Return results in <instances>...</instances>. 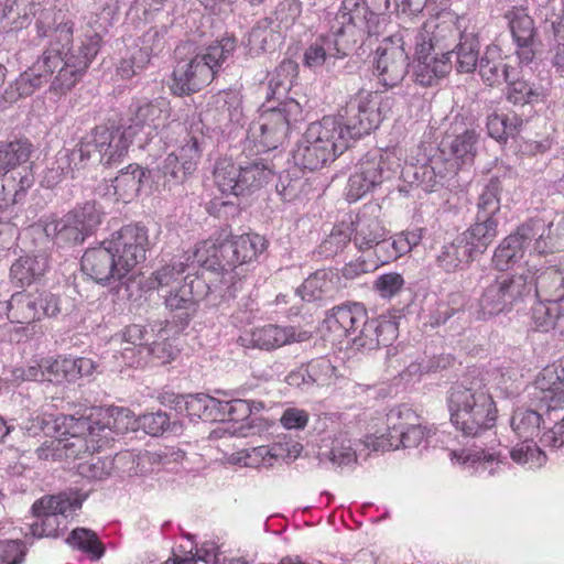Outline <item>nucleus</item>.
<instances>
[{"label": "nucleus", "instance_id": "obj_1", "mask_svg": "<svg viewBox=\"0 0 564 564\" xmlns=\"http://www.w3.org/2000/svg\"><path fill=\"white\" fill-rule=\"evenodd\" d=\"M39 37H48V46L33 65L21 73L15 82L6 89V100L12 102L21 97L31 96L48 82L57 69L50 89L55 95H65L82 78L99 52L101 36L93 31L85 34L78 47L70 48L73 42V23L59 22L52 26L48 15L35 23Z\"/></svg>", "mask_w": 564, "mask_h": 564}, {"label": "nucleus", "instance_id": "obj_2", "mask_svg": "<svg viewBox=\"0 0 564 564\" xmlns=\"http://www.w3.org/2000/svg\"><path fill=\"white\" fill-rule=\"evenodd\" d=\"M382 19L369 14L362 0H343L329 21V33L319 36L304 52L303 65L314 72H332L357 42L382 29Z\"/></svg>", "mask_w": 564, "mask_h": 564}, {"label": "nucleus", "instance_id": "obj_3", "mask_svg": "<svg viewBox=\"0 0 564 564\" xmlns=\"http://www.w3.org/2000/svg\"><path fill=\"white\" fill-rule=\"evenodd\" d=\"M449 419L464 436L477 437L495 426L496 403L480 372L471 371L447 393Z\"/></svg>", "mask_w": 564, "mask_h": 564}, {"label": "nucleus", "instance_id": "obj_4", "mask_svg": "<svg viewBox=\"0 0 564 564\" xmlns=\"http://www.w3.org/2000/svg\"><path fill=\"white\" fill-rule=\"evenodd\" d=\"M235 50L236 41L231 37H223L199 53H195L192 42L180 44L175 48L177 63L170 85L172 94L185 96L200 90L214 79Z\"/></svg>", "mask_w": 564, "mask_h": 564}, {"label": "nucleus", "instance_id": "obj_5", "mask_svg": "<svg viewBox=\"0 0 564 564\" xmlns=\"http://www.w3.org/2000/svg\"><path fill=\"white\" fill-rule=\"evenodd\" d=\"M328 330L337 337H350L352 347L359 351H371L389 346L398 337L395 317L368 318L360 303H348L333 307L324 319Z\"/></svg>", "mask_w": 564, "mask_h": 564}, {"label": "nucleus", "instance_id": "obj_6", "mask_svg": "<svg viewBox=\"0 0 564 564\" xmlns=\"http://www.w3.org/2000/svg\"><path fill=\"white\" fill-rule=\"evenodd\" d=\"M34 145L26 138L0 141V212L24 202L34 185V175L29 162Z\"/></svg>", "mask_w": 564, "mask_h": 564}, {"label": "nucleus", "instance_id": "obj_7", "mask_svg": "<svg viewBox=\"0 0 564 564\" xmlns=\"http://www.w3.org/2000/svg\"><path fill=\"white\" fill-rule=\"evenodd\" d=\"M348 148V138L333 117L312 122L292 152L294 163L310 171L334 161Z\"/></svg>", "mask_w": 564, "mask_h": 564}, {"label": "nucleus", "instance_id": "obj_8", "mask_svg": "<svg viewBox=\"0 0 564 564\" xmlns=\"http://www.w3.org/2000/svg\"><path fill=\"white\" fill-rule=\"evenodd\" d=\"M303 120L301 104L294 98L281 100L278 107L263 110L246 134L245 147L258 154L276 149L285 140L293 123Z\"/></svg>", "mask_w": 564, "mask_h": 564}, {"label": "nucleus", "instance_id": "obj_9", "mask_svg": "<svg viewBox=\"0 0 564 564\" xmlns=\"http://www.w3.org/2000/svg\"><path fill=\"white\" fill-rule=\"evenodd\" d=\"M395 99L392 96H382L377 91L360 89L352 96L334 117L343 128V133L350 140L359 139L377 129L383 119L391 112Z\"/></svg>", "mask_w": 564, "mask_h": 564}, {"label": "nucleus", "instance_id": "obj_10", "mask_svg": "<svg viewBox=\"0 0 564 564\" xmlns=\"http://www.w3.org/2000/svg\"><path fill=\"white\" fill-rule=\"evenodd\" d=\"M551 227L553 223H546L542 218H531L520 225L495 249V268L505 271L520 261L528 251L539 254L553 252L555 243L552 241Z\"/></svg>", "mask_w": 564, "mask_h": 564}, {"label": "nucleus", "instance_id": "obj_11", "mask_svg": "<svg viewBox=\"0 0 564 564\" xmlns=\"http://www.w3.org/2000/svg\"><path fill=\"white\" fill-rule=\"evenodd\" d=\"M273 165L263 158H257L240 165L221 160L217 162L214 170L215 183L219 191L235 196L248 195L261 189L273 180Z\"/></svg>", "mask_w": 564, "mask_h": 564}, {"label": "nucleus", "instance_id": "obj_12", "mask_svg": "<svg viewBox=\"0 0 564 564\" xmlns=\"http://www.w3.org/2000/svg\"><path fill=\"white\" fill-rule=\"evenodd\" d=\"M102 217L104 212L96 202H86L59 218L48 219L44 232L59 247L76 246L97 229Z\"/></svg>", "mask_w": 564, "mask_h": 564}, {"label": "nucleus", "instance_id": "obj_13", "mask_svg": "<svg viewBox=\"0 0 564 564\" xmlns=\"http://www.w3.org/2000/svg\"><path fill=\"white\" fill-rule=\"evenodd\" d=\"M529 273L503 274L484 288L479 297V314L491 317L511 311L532 295Z\"/></svg>", "mask_w": 564, "mask_h": 564}, {"label": "nucleus", "instance_id": "obj_14", "mask_svg": "<svg viewBox=\"0 0 564 564\" xmlns=\"http://www.w3.org/2000/svg\"><path fill=\"white\" fill-rule=\"evenodd\" d=\"M84 498L75 492H61L55 496L43 497L32 506L34 522L29 524V533L33 538H56L66 527L68 513L82 507Z\"/></svg>", "mask_w": 564, "mask_h": 564}, {"label": "nucleus", "instance_id": "obj_15", "mask_svg": "<svg viewBox=\"0 0 564 564\" xmlns=\"http://www.w3.org/2000/svg\"><path fill=\"white\" fill-rule=\"evenodd\" d=\"M408 28H401L384 37L376 50L375 69L379 82L386 87L400 84L409 68V47L413 44Z\"/></svg>", "mask_w": 564, "mask_h": 564}, {"label": "nucleus", "instance_id": "obj_16", "mask_svg": "<svg viewBox=\"0 0 564 564\" xmlns=\"http://www.w3.org/2000/svg\"><path fill=\"white\" fill-rule=\"evenodd\" d=\"M63 424L67 436L56 443L63 449L64 459H76L83 454L93 453L109 443L110 431L90 416H65Z\"/></svg>", "mask_w": 564, "mask_h": 564}, {"label": "nucleus", "instance_id": "obj_17", "mask_svg": "<svg viewBox=\"0 0 564 564\" xmlns=\"http://www.w3.org/2000/svg\"><path fill=\"white\" fill-rule=\"evenodd\" d=\"M415 421L416 415L408 406L391 411L388 414V433L377 437L378 445H373V451L398 449L400 446L417 448L423 444L425 447L431 437V430Z\"/></svg>", "mask_w": 564, "mask_h": 564}, {"label": "nucleus", "instance_id": "obj_18", "mask_svg": "<svg viewBox=\"0 0 564 564\" xmlns=\"http://www.w3.org/2000/svg\"><path fill=\"white\" fill-rule=\"evenodd\" d=\"M460 18L454 13L444 11L436 18L427 20L420 29H409V33L413 45L432 50L435 54H441L443 57H451L453 55V46L460 39Z\"/></svg>", "mask_w": 564, "mask_h": 564}, {"label": "nucleus", "instance_id": "obj_19", "mask_svg": "<svg viewBox=\"0 0 564 564\" xmlns=\"http://www.w3.org/2000/svg\"><path fill=\"white\" fill-rule=\"evenodd\" d=\"M391 153L379 149L367 152L355 165L349 176L346 196L349 202H357L384 180L392 176L394 161Z\"/></svg>", "mask_w": 564, "mask_h": 564}, {"label": "nucleus", "instance_id": "obj_20", "mask_svg": "<svg viewBox=\"0 0 564 564\" xmlns=\"http://www.w3.org/2000/svg\"><path fill=\"white\" fill-rule=\"evenodd\" d=\"M177 151L167 154L156 166L153 177L171 189L183 184L196 169L202 156L203 135H187Z\"/></svg>", "mask_w": 564, "mask_h": 564}, {"label": "nucleus", "instance_id": "obj_21", "mask_svg": "<svg viewBox=\"0 0 564 564\" xmlns=\"http://www.w3.org/2000/svg\"><path fill=\"white\" fill-rule=\"evenodd\" d=\"M99 126L86 133L72 150H61L56 154L53 166L48 169L46 180L50 185L57 184L63 177L85 169L91 160L99 162Z\"/></svg>", "mask_w": 564, "mask_h": 564}, {"label": "nucleus", "instance_id": "obj_22", "mask_svg": "<svg viewBox=\"0 0 564 564\" xmlns=\"http://www.w3.org/2000/svg\"><path fill=\"white\" fill-rule=\"evenodd\" d=\"M106 246L115 252L121 268L127 269L129 274L147 258L150 248L148 229L140 224L126 225L106 239Z\"/></svg>", "mask_w": 564, "mask_h": 564}, {"label": "nucleus", "instance_id": "obj_23", "mask_svg": "<svg viewBox=\"0 0 564 564\" xmlns=\"http://www.w3.org/2000/svg\"><path fill=\"white\" fill-rule=\"evenodd\" d=\"M232 239L225 232L199 242L193 251V262L208 270L219 272L225 282L234 279L232 272L239 265Z\"/></svg>", "mask_w": 564, "mask_h": 564}, {"label": "nucleus", "instance_id": "obj_24", "mask_svg": "<svg viewBox=\"0 0 564 564\" xmlns=\"http://www.w3.org/2000/svg\"><path fill=\"white\" fill-rule=\"evenodd\" d=\"M80 268L85 275L104 286L121 282L128 275L115 252L106 246V239L84 252Z\"/></svg>", "mask_w": 564, "mask_h": 564}, {"label": "nucleus", "instance_id": "obj_25", "mask_svg": "<svg viewBox=\"0 0 564 564\" xmlns=\"http://www.w3.org/2000/svg\"><path fill=\"white\" fill-rule=\"evenodd\" d=\"M378 445L377 437L367 436L365 441L352 438L348 432H339L333 437L324 438L319 446V462H328L335 467L350 466L370 446Z\"/></svg>", "mask_w": 564, "mask_h": 564}, {"label": "nucleus", "instance_id": "obj_26", "mask_svg": "<svg viewBox=\"0 0 564 564\" xmlns=\"http://www.w3.org/2000/svg\"><path fill=\"white\" fill-rule=\"evenodd\" d=\"M130 126L133 127L134 135L138 130L143 131L147 139L158 135L167 127L171 117L170 101L164 97L152 100L147 98L134 99L130 107Z\"/></svg>", "mask_w": 564, "mask_h": 564}, {"label": "nucleus", "instance_id": "obj_27", "mask_svg": "<svg viewBox=\"0 0 564 564\" xmlns=\"http://www.w3.org/2000/svg\"><path fill=\"white\" fill-rule=\"evenodd\" d=\"M310 338L311 333L307 330H301L294 326L267 324L240 336L238 343L245 348L272 351L293 343L306 341Z\"/></svg>", "mask_w": 564, "mask_h": 564}, {"label": "nucleus", "instance_id": "obj_28", "mask_svg": "<svg viewBox=\"0 0 564 564\" xmlns=\"http://www.w3.org/2000/svg\"><path fill=\"white\" fill-rule=\"evenodd\" d=\"M516 45V55L520 63L529 64L534 59V40L536 29L534 21L523 6H512L503 13Z\"/></svg>", "mask_w": 564, "mask_h": 564}, {"label": "nucleus", "instance_id": "obj_29", "mask_svg": "<svg viewBox=\"0 0 564 564\" xmlns=\"http://www.w3.org/2000/svg\"><path fill=\"white\" fill-rule=\"evenodd\" d=\"M349 224L356 248L360 251L372 250L377 265L388 264L378 249L383 242H390V238H387L388 231L378 217L364 210L350 219Z\"/></svg>", "mask_w": 564, "mask_h": 564}, {"label": "nucleus", "instance_id": "obj_30", "mask_svg": "<svg viewBox=\"0 0 564 564\" xmlns=\"http://www.w3.org/2000/svg\"><path fill=\"white\" fill-rule=\"evenodd\" d=\"M516 180V173L511 167H497L495 173L482 184L476 199L475 216L481 218L498 219L501 208V193Z\"/></svg>", "mask_w": 564, "mask_h": 564}, {"label": "nucleus", "instance_id": "obj_31", "mask_svg": "<svg viewBox=\"0 0 564 564\" xmlns=\"http://www.w3.org/2000/svg\"><path fill=\"white\" fill-rule=\"evenodd\" d=\"M99 163L112 165L128 153L134 137L133 127L99 126Z\"/></svg>", "mask_w": 564, "mask_h": 564}, {"label": "nucleus", "instance_id": "obj_32", "mask_svg": "<svg viewBox=\"0 0 564 564\" xmlns=\"http://www.w3.org/2000/svg\"><path fill=\"white\" fill-rule=\"evenodd\" d=\"M479 132L473 124H466L464 118L455 117L451 129L443 140V145L462 163H470L477 153Z\"/></svg>", "mask_w": 564, "mask_h": 564}, {"label": "nucleus", "instance_id": "obj_33", "mask_svg": "<svg viewBox=\"0 0 564 564\" xmlns=\"http://www.w3.org/2000/svg\"><path fill=\"white\" fill-rule=\"evenodd\" d=\"M195 283L199 285L202 281L193 279L189 283H184L175 290H167L166 293L161 294L172 322L182 328L188 325L197 311V300L193 293Z\"/></svg>", "mask_w": 564, "mask_h": 564}, {"label": "nucleus", "instance_id": "obj_34", "mask_svg": "<svg viewBox=\"0 0 564 564\" xmlns=\"http://www.w3.org/2000/svg\"><path fill=\"white\" fill-rule=\"evenodd\" d=\"M452 69L451 57H443L432 50L414 45L413 75L422 86H432Z\"/></svg>", "mask_w": 564, "mask_h": 564}, {"label": "nucleus", "instance_id": "obj_35", "mask_svg": "<svg viewBox=\"0 0 564 564\" xmlns=\"http://www.w3.org/2000/svg\"><path fill=\"white\" fill-rule=\"evenodd\" d=\"M456 162L442 158L431 159L429 163L416 169L414 176L419 186L426 193L437 192L441 188L449 187L457 175Z\"/></svg>", "mask_w": 564, "mask_h": 564}, {"label": "nucleus", "instance_id": "obj_36", "mask_svg": "<svg viewBox=\"0 0 564 564\" xmlns=\"http://www.w3.org/2000/svg\"><path fill=\"white\" fill-rule=\"evenodd\" d=\"M544 368L535 380L534 399L546 411L564 409V369Z\"/></svg>", "mask_w": 564, "mask_h": 564}, {"label": "nucleus", "instance_id": "obj_37", "mask_svg": "<svg viewBox=\"0 0 564 564\" xmlns=\"http://www.w3.org/2000/svg\"><path fill=\"white\" fill-rule=\"evenodd\" d=\"M544 368L535 380L534 399L546 411L564 409V369Z\"/></svg>", "mask_w": 564, "mask_h": 564}, {"label": "nucleus", "instance_id": "obj_38", "mask_svg": "<svg viewBox=\"0 0 564 564\" xmlns=\"http://www.w3.org/2000/svg\"><path fill=\"white\" fill-rule=\"evenodd\" d=\"M334 371L335 368L329 359L325 357L314 358L290 371L285 377V382L302 391H308L314 386L326 384Z\"/></svg>", "mask_w": 564, "mask_h": 564}, {"label": "nucleus", "instance_id": "obj_39", "mask_svg": "<svg viewBox=\"0 0 564 564\" xmlns=\"http://www.w3.org/2000/svg\"><path fill=\"white\" fill-rule=\"evenodd\" d=\"M193 253L185 252L174 256L170 262L155 270L148 281L150 289H158L161 294L167 290H175L177 286L188 283L186 270L193 264Z\"/></svg>", "mask_w": 564, "mask_h": 564}, {"label": "nucleus", "instance_id": "obj_40", "mask_svg": "<svg viewBox=\"0 0 564 564\" xmlns=\"http://www.w3.org/2000/svg\"><path fill=\"white\" fill-rule=\"evenodd\" d=\"M531 278L532 293L540 300L556 304L564 300V267L561 269L549 268L535 275L531 270H522Z\"/></svg>", "mask_w": 564, "mask_h": 564}, {"label": "nucleus", "instance_id": "obj_41", "mask_svg": "<svg viewBox=\"0 0 564 564\" xmlns=\"http://www.w3.org/2000/svg\"><path fill=\"white\" fill-rule=\"evenodd\" d=\"M449 456L452 460L456 459L466 468L471 469L477 476L485 478L497 475L501 466L506 464L500 454L485 449L452 451Z\"/></svg>", "mask_w": 564, "mask_h": 564}, {"label": "nucleus", "instance_id": "obj_42", "mask_svg": "<svg viewBox=\"0 0 564 564\" xmlns=\"http://www.w3.org/2000/svg\"><path fill=\"white\" fill-rule=\"evenodd\" d=\"M516 68L505 63L501 50L497 45L486 47L478 65L479 75L488 86L500 85L507 79L513 78V70Z\"/></svg>", "mask_w": 564, "mask_h": 564}, {"label": "nucleus", "instance_id": "obj_43", "mask_svg": "<svg viewBox=\"0 0 564 564\" xmlns=\"http://www.w3.org/2000/svg\"><path fill=\"white\" fill-rule=\"evenodd\" d=\"M498 219L475 216V221L459 234L473 253L482 254L498 236Z\"/></svg>", "mask_w": 564, "mask_h": 564}, {"label": "nucleus", "instance_id": "obj_44", "mask_svg": "<svg viewBox=\"0 0 564 564\" xmlns=\"http://www.w3.org/2000/svg\"><path fill=\"white\" fill-rule=\"evenodd\" d=\"M0 313L6 314L12 323L23 324L40 319L37 292H15L9 301L0 303Z\"/></svg>", "mask_w": 564, "mask_h": 564}, {"label": "nucleus", "instance_id": "obj_45", "mask_svg": "<svg viewBox=\"0 0 564 564\" xmlns=\"http://www.w3.org/2000/svg\"><path fill=\"white\" fill-rule=\"evenodd\" d=\"M165 458L166 454L162 452H145L140 455H135L131 452H122L113 457L115 470H118L122 476H141L152 471L149 466L162 464Z\"/></svg>", "mask_w": 564, "mask_h": 564}, {"label": "nucleus", "instance_id": "obj_46", "mask_svg": "<svg viewBox=\"0 0 564 564\" xmlns=\"http://www.w3.org/2000/svg\"><path fill=\"white\" fill-rule=\"evenodd\" d=\"M458 235L452 242L445 243L436 257L437 265L446 272H455L467 267L476 256Z\"/></svg>", "mask_w": 564, "mask_h": 564}, {"label": "nucleus", "instance_id": "obj_47", "mask_svg": "<svg viewBox=\"0 0 564 564\" xmlns=\"http://www.w3.org/2000/svg\"><path fill=\"white\" fill-rule=\"evenodd\" d=\"M299 65L292 59H283L270 75L268 83L267 99L283 100L290 99V93L294 80L297 77Z\"/></svg>", "mask_w": 564, "mask_h": 564}, {"label": "nucleus", "instance_id": "obj_48", "mask_svg": "<svg viewBox=\"0 0 564 564\" xmlns=\"http://www.w3.org/2000/svg\"><path fill=\"white\" fill-rule=\"evenodd\" d=\"M479 41L475 33L465 32L453 46V55L456 56L455 67L458 73H473L479 65Z\"/></svg>", "mask_w": 564, "mask_h": 564}, {"label": "nucleus", "instance_id": "obj_49", "mask_svg": "<svg viewBox=\"0 0 564 564\" xmlns=\"http://www.w3.org/2000/svg\"><path fill=\"white\" fill-rule=\"evenodd\" d=\"M147 178V171L137 164H130L112 181L115 194L119 199L128 203L135 197Z\"/></svg>", "mask_w": 564, "mask_h": 564}, {"label": "nucleus", "instance_id": "obj_50", "mask_svg": "<svg viewBox=\"0 0 564 564\" xmlns=\"http://www.w3.org/2000/svg\"><path fill=\"white\" fill-rule=\"evenodd\" d=\"M46 269L44 257H21L11 265L10 278L17 286L24 288L42 276Z\"/></svg>", "mask_w": 564, "mask_h": 564}, {"label": "nucleus", "instance_id": "obj_51", "mask_svg": "<svg viewBox=\"0 0 564 564\" xmlns=\"http://www.w3.org/2000/svg\"><path fill=\"white\" fill-rule=\"evenodd\" d=\"M519 69L513 70V78L507 79L506 98L513 105L524 106L527 104H535L543 100L544 94L540 86L530 84L520 78Z\"/></svg>", "mask_w": 564, "mask_h": 564}, {"label": "nucleus", "instance_id": "obj_52", "mask_svg": "<svg viewBox=\"0 0 564 564\" xmlns=\"http://www.w3.org/2000/svg\"><path fill=\"white\" fill-rule=\"evenodd\" d=\"M183 402V411L191 419H200L203 421H218L219 419V399L205 393L188 394Z\"/></svg>", "mask_w": 564, "mask_h": 564}, {"label": "nucleus", "instance_id": "obj_53", "mask_svg": "<svg viewBox=\"0 0 564 564\" xmlns=\"http://www.w3.org/2000/svg\"><path fill=\"white\" fill-rule=\"evenodd\" d=\"M422 240V229L404 231L390 237V242H383L378 251L381 258L388 263L410 252Z\"/></svg>", "mask_w": 564, "mask_h": 564}, {"label": "nucleus", "instance_id": "obj_54", "mask_svg": "<svg viewBox=\"0 0 564 564\" xmlns=\"http://www.w3.org/2000/svg\"><path fill=\"white\" fill-rule=\"evenodd\" d=\"M66 543L85 553L91 561H98L105 554L102 542L93 530L86 528L74 529L67 536Z\"/></svg>", "mask_w": 564, "mask_h": 564}, {"label": "nucleus", "instance_id": "obj_55", "mask_svg": "<svg viewBox=\"0 0 564 564\" xmlns=\"http://www.w3.org/2000/svg\"><path fill=\"white\" fill-rule=\"evenodd\" d=\"M328 275L327 271L317 270L296 289L297 295L306 302L322 300L333 290V281Z\"/></svg>", "mask_w": 564, "mask_h": 564}, {"label": "nucleus", "instance_id": "obj_56", "mask_svg": "<svg viewBox=\"0 0 564 564\" xmlns=\"http://www.w3.org/2000/svg\"><path fill=\"white\" fill-rule=\"evenodd\" d=\"M510 423L519 438L534 440V436L539 435L542 415L531 409H517Z\"/></svg>", "mask_w": 564, "mask_h": 564}, {"label": "nucleus", "instance_id": "obj_57", "mask_svg": "<svg viewBox=\"0 0 564 564\" xmlns=\"http://www.w3.org/2000/svg\"><path fill=\"white\" fill-rule=\"evenodd\" d=\"M236 258L238 264L250 262L262 253L267 248L265 239L258 234H247L241 236H232Z\"/></svg>", "mask_w": 564, "mask_h": 564}, {"label": "nucleus", "instance_id": "obj_58", "mask_svg": "<svg viewBox=\"0 0 564 564\" xmlns=\"http://www.w3.org/2000/svg\"><path fill=\"white\" fill-rule=\"evenodd\" d=\"M510 457L517 464L527 465L530 469L540 468L546 462L545 453L534 440H522L510 451Z\"/></svg>", "mask_w": 564, "mask_h": 564}, {"label": "nucleus", "instance_id": "obj_59", "mask_svg": "<svg viewBox=\"0 0 564 564\" xmlns=\"http://www.w3.org/2000/svg\"><path fill=\"white\" fill-rule=\"evenodd\" d=\"M271 23L265 19L251 30L248 37L250 52L260 54L274 48L275 42L280 39V32L270 28Z\"/></svg>", "mask_w": 564, "mask_h": 564}, {"label": "nucleus", "instance_id": "obj_60", "mask_svg": "<svg viewBox=\"0 0 564 564\" xmlns=\"http://www.w3.org/2000/svg\"><path fill=\"white\" fill-rule=\"evenodd\" d=\"M352 241L349 223L341 221L335 225L330 234L322 241L319 252L325 257H332L341 252Z\"/></svg>", "mask_w": 564, "mask_h": 564}, {"label": "nucleus", "instance_id": "obj_61", "mask_svg": "<svg viewBox=\"0 0 564 564\" xmlns=\"http://www.w3.org/2000/svg\"><path fill=\"white\" fill-rule=\"evenodd\" d=\"M532 321L535 330L549 332L552 328H558L564 332V313L560 314L557 307L547 306L544 301H540L532 308Z\"/></svg>", "mask_w": 564, "mask_h": 564}, {"label": "nucleus", "instance_id": "obj_62", "mask_svg": "<svg viewBox=\"0 0 564 564\" xmlns=\"http://www.w3.org/2000/svg\"><path fill=\"white\" fill-rule=\"evenodd\" d=\"M100 425L109 429L110 442L113 440V434L119 435L139 430V416L135 417L132 411L127 408H115L110 411L107 422H100Z\"/></svg>", "mask_w": 564, "mask_h": 564}, {"label": "nucleus", "instance_id": "obj_63", "mask_svg": "<svg viewBox=\"0 0 564 564\" xmlns=\"http://www.w3.org/2000/svg\"><path fill=\"white\" fill-rule=\"evenodd\" d=\"M150 63L147 51L132 47L126 51L117 65V74L122 79L139 75Z\"/></svg>", "mask_w": 564, "mask_h": 564}, {"label": "nucleus", "instance_id": "obj_64", "mask_svg": "<svg viewBox=\"0 0 564 564\" xmlns=\"http://www.w3.org/2000/svg\"><path fill=\"white\" fill-rule=\"evenodd\" d=\"M302 14V2L299 0H282L274 10L275 28L281 31L290 30Z\"/></svg>", "mask_w": 564, "mask_h": 564}]
</instances>
